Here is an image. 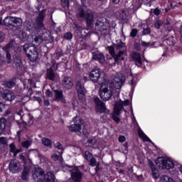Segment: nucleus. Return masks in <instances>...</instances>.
Segmentation results:
<instances>
[{"label": "nucleus", "mask_w": 182, "mask_h": 182, "mask_svg": "<svg viewBox=\"0 0 182 182\" xmlns=\"http://www.w3.org/2000/svg\"><path fill=\"white\" fill-rule=\"evenodd\" d=\"M37 4H38L36 6V8L37 11H40L42 8V3L41 1H38Z\"/></svg>", "instance_id": "4d7b16f0"}, {"label": "nucleus", "mask_w": 182, "mask_h": 182, "mask_svg": "<svg viewBox=\"0 0 182 182\" xmlns=\"http://www.w3.org/2000/svg\"><path fill=\"white\" fill-rule=\"evenodd\" d=\"M32 153H36L39 154V152L36 149H33L29 151L27 154H23L20 156V159L23 161L24 169L22 172L21 178L22 180H28V177H29V171H31V164H32V161L29 159V154H32Z\"/></svg>", "instance_id": "20e7f679"}, {"label": "nucleus", "mask_w": 182, "mask_h": 182, "mask_svg": "<svg viewBox=\"0 0 182 182\" xmlns=\"http://www.w3.org/2000/svg\"><path fill=\"white\" fill-rule=\"evenodd\" d=\"M92 59H94V60H98L100 63H105V55L100 53H94Z\"/></svg>", "instance_id": "bb28decb"}, {"label": "nucleus", "mask_w": 182, "mask_h": 182, "mask_svg": "<svg viewBox=\"0 0 182 182\" xmlns=\"http://www.w3.org/2000/svg\"><path fill=\"white\" fill-rule=\"evenodd\" d=\"M62 153H60V155H58L57 154H53L51 156V159L54 160V161H60V163H63V158H62Z\"/></svg>", "instance_id": "2f4dec72"}, {"label": "nucleus", "mask_w": 182, "mask_h": 182, "mask_svg": "<svg viewBox=\"0 0 182 182\" xmlns=\"http://www.w3.org/2000/svg\"><path fill=\"white\" fill-rule=\"evenodd\" d=\"M131 113L133 116V119H132L133 123H134L135 126H136V127H138L139 137H140V139H141V140H143V141H149V143H151V140H150L146 136V134H144L143 130H141V128H140V127H139V124L137 123V120H136V117H134V114L133 113V108H132V109H131Z\"/></svg>", "instance_id": "ddd939ff"}, {"label": "nucleus", "mask_w": 182, "mask_h": 182, "mask_svg": "<svg viewBox=\"0 0 182 182\" xmlns=\"http://www.w3.org/2000/svg\"><path fill=\"white\" fill-rule=\"evenodd\" d=\"M89 77L93 83H107V80H106L105 72L102 71L100 68H95L92 69L90 73Z\"/></svg>", "instance_id": "0eeeda50"}, {"label": "nucleus", "mask_w": 182, "mask_h": 182, "mask_svg": "<svg viewBox=\"0 0 182 182\" xmlns=\"http://www.w3.org/2000/svg\"><path fill=\"white\" fill-rule=\"evenodd\" d=\"M136 35H137V29H136V28L132 29L131 31V36L132 38H135Z\"/></svg>", "instance_id": "6e6d98bb"}, {"label": "nucleus", "mask_w": 182, "mask_h": 182, "mask_svg": "<svg viewBox=\"0 0 182 182\" xmlns=\"http://www.w3.org/2000/svg\"><path fill=\"white\" fill-rule=\"evenodd\" d=\"M88 161H90V166L91 167H96V166H97V164H99V163L96 160V158H95V157H92V159L90 160H89Z\"/></svg>", "instance_id": "79ce46f5"}, {"label": "nucleus", "mask_w": 182, "mask_h": 182, "mask_svg": "<svg viewBox=\"0 0 182 182\" xmlns=\"http://www.w3.org/2000/svg\"><path fill=\"white\" fill-rule=\"evenodd\" d=\"M2 97L4 100H7L8 102H12V100H15V98L16 97L15 96V94L14 92L8 90H6L4 91V93L2 94Z\"/></svg>", "instance_id": "412c9836"}, {"label": "nucleus", "mask_w": 182, "mask_h": 182, "mask_svg": "<svg viewBox=\"0 0 182 182\" xmlns=\"http://www.w3.org/2000/svg\"><path fill=\"white\" fill-rule=\"evenodd\" d=\"M41 163H45L48 159L43 155L38 154Z\"/></svg>", "instance_id": "3c124183"}, {"label": "nucleus", "mask_w": 182, "mask_h": 182, "mask_svg": "<svg viewBox=\"0 0 182 182\" xmlns=\"http://www.w3.org/2000/svg\"><path fill=\"white\" fill-rule=\"evenodd\" d=\"M55 100L57 102H61V103H66V100L63 97V92L62 90H55Z\"/></svg>", "instance_id": "5701e85b"}, {"label": "nucleus", "mask_w": 182, "mask_h": 182, "mask_svg": "<svg viewBox=\"0 0 182 182\" xmlns=\"http://www.w3.org/2000/svg\"><path fill=\"white\" fill-rule=\"evenodd\" d=\"M82 7H80L77 11V17L80 19H85L88 28L92 27L95 16L93 11L86 7V0H80Z\"/></svg>", "instance_id": "f03ea898"}, {"label": "nucleus", "mask_w": 182, "mask_h": 182, "mask_svg": "<svg viewBox=\"0 0 182 182\" xmlns=\"http://www.w3.org/2000/svg\"><path fill=\"white\" fill-rule=\"evenodd\" d=\"M62 85L65 89L73 87V79L70 77H64L62 80Z\"/></svg>", "instance_id": "aec40b11"}, {"label": "nucleus", "mask_w": 182, "mask_h": 182, "mask_svg": "<svg viewBox=\"0 0 182 182\" xmlns=\"http://www.w3.org/2000/svg\"><path fill=\"white\" fill-rule=\"evenodd\" d=\"M33 82V81L32 80V79L25 80L24 82H23L24 89H26L27 87H28V85L27 83H29L30 85H32Z\"/></svg>", "instance_id": "09e8293b"}, {"label": "nucleus", "mask_w": 182, "mask_h": 182, "mask_svg": "<svg viewBox=\"0 0 182 182\" xmlns=\"http://www.w3.org/2000/svg\"><path fill=\"white\" fill-rule=\"evenodd\" d=\"M6 127V119L0 118V136L5 133V129Z\"/></svg>", "instance_id": "c85d7f7f"}, {"label": "nucleus", "mask_w": 182, "mask_h": 182, "mask_svg": "<svg viewBox=\"0 0 182 182\" xmlns=\"http://www.w3.org/2000/svg\"><path fill=\"white\" fill-rule=\"evenodd\" d=\"M61 5L64 8L65 11L68 12L69 11V0H60Z\"/></svg>", "instance_id": "58836bf2"}, {"label": "nucleus", "mask_w": 182, "mask_h": 182, "mask_svg": "<svg viewBox=\"0 0 182 182\" xmlns=\"http://www.w3.org/2000/svg\"><path fill=\"white\" fill-rule=\"evenodd\" d=\"M84 157H85V160L89 161V160H90L92 159V157H93V155H92V153H90V151H86L85 152Z\"/></svg>", "instance_id": "37998d69"}, {"label": "nucleus", "mask_w": 182, "mask_h": 182, "mask_svg": "<svg viewBox=\"0 0 182 182\" xmlns=\"http://www.w3.org/2000/svg\"><path fill=\"white\" fill-rule=\"evenodd\" d=\"M149 164L151 168L152 171V176L155 180H157L160 177V173H159V170L156 168V166L154 165V163H153L151 161H149Z\"/></svg>", "instance_id": "b1692460"}, {"label": "nucleus", "mask_w": 182, "mask_h": 182, "mask_svg": "<svg viewBox=\"0 0 182 182\" xmlns=\"http://www.w3.org/2000/svg\"><path fill=\"white\" fill-rule=\"evenodd\" d=\"M108 28L109 23H107V20H106V18H100L95 23V31L101 32L100 33L102 35H107L109 33V31L107 30Z\"/></svg>", "instance_id": "9b49d317"}, {"label": "nucleus", "mask_w": 182, "mask_h": 182, "mask_svg": "<svg viewBox=\"0 0 182 182\" xmlns=\"http://www.w3.org/2000/svg\"><path fill=\"white\" fill-rule=\"evenodd\" d=\"M0 143H1V144H6V138L5 137H0Z\"/></svg>", "instance_id": "e2e57ef3"}, {"label": "nucleus", "mask_w": 182, "mask_h": 182, "mask_svg": "<svg viewBox=\"0 0 182 182\" xmlns=\"http://www.w3.org/2000/svg\"><path fill=\"white\" fill-rule=\"evenodd\" d=\"M58 75L53 72L52 68L47 69L46 77L50 80H56L58 79Z\"/></svg>", "instance_id": "393cba45"}, {"label": "nucleus", "mask_w": 182, "mask_h": 182, "mask_svg": "<svg viewBox=\"0 0 182 182\" xmlns=\"http://www.w3.org/2000/svg\"><path fill=\"white\" fill-rule=\"evenodd\" d=\"M23 50L31 62H36L38 60V55L36 46L26 43L23 46Z\"/></svg>", "instance_id": "1a4fd4ad"}, {"label": "nucleus", "mask_w": 182, "mask_h": 182, "mask_svg": "<svg viewBox=\"0 0 182 182\" xmlns=\"http://www.w3.org/2000/svg\"><path fill=\"white\" fill-rule=\"evenodd\" d=\"M168 25H170V22L168 20H166L164 23H162L161 21L158 20L155 22L154 28L156 29H160V26H164V28H168Z\"/></svg>", "instance_id": "cd10ccee"}, {"label": "nucleus", "mask_w": 182, "mask_h": 182, "mask_svg": "<svg viewBox=\"0 0 182 182\" xmlns=\"http://www.w3.org/2000/svg\"><path fill=\"white\" fill-rule=\"evenodd\" d=\"M42 143L44 146H46L47 147H50L52 146V141L48 138H43L42 139Z\"/></svg>", "instance_id": "a19ab883"}, {"label": "nucleus", "mask_w": 182, "mask_h": 182, "mask_svg": "<svg viewBox=\"0 0 182 182\" xmlns=\"http://www.w3.org/2000/svg\"><path fill=\"white\" fill-rule=\"evenodd\" d=\"M72 105H73V109H74L75 110H76V107H77V105H78L77 100H74V101L73 102Z\"/></svg>", "instance_id": "0e129e2a"}, {"label": "nucleus", "mask_w": 182, "mask_h": 182, "mask_svg": "<svg viewBox=\"0 0 182 182\" xmlns=\"http://www.w3.org/2000/svg\"><path fill=\"white\" fill-rule=\"evenodd\" d=\"M129 85L132 86V90L134 89L136 87V82H134V79H132L129 82Z\"/></svg>", "instance_id": "5fc2aeb1"}, {"label": "nucleus", "mask_w": 182, "mask_h": 182, "mask_svg": "<svg viewBox=\"0 0 182 182\" xmlns=\"http://www.w3.org/2000/svg\"><path fill=\"white\" fill-rule=\"evenodd\" d=\"M118 140L119 143H124L126 141V136L121 135L119 136Z\"/></svg>", "instance_id": "603ef678"}, {"label": "nucleus", "mask_w": 182, "mask_h": 182, "mask_svg": "<svg viewBox=\"0 0 182 182\" xmlns=\"http://www.w3.org/2000/svg\"><path fill=\"white\" fill-rule=\"evenodd\" d=\"M28 94L27 95H25L23 98H21V101L24 100L23 103H26V102L29 101V99H30L29 96H32V93H33L32 89L28 88Z\"/></svg>", "instance_id": "ea45409f"}, {"label": "nucleus", "mask_w": 182, "mask_h": 182, "mask_svg": "<svg viewBox=\"0 0 182 182\" xmlns=\"http://www.w3.org/2000/svg\"><path fill=\"white\" fill-rule=\"evenodd\" d=\"M4 109H5V104L0 102V113L4 112Z\"/></svg>", "instance_id": "69168bd1"}, {"label": "nucleus", "mask_w": 182, "mask_h": 182, "mask_svg": "<svg viewBox=\"0 0 182 182\" xmlns=\"http://www.w3.org/2000/svg\"><path fill=\"white\" fill-rule=\"evenodd\" d=\"M46 96H48V97H52V96H53V94L52 93V91H50V90H46Z\"/></svg>", "instance_id": "13d9d810"}, {"label": "nucleus", "mask_w": 182, "mask_h": 182, "mask_svg": "<svg viewBox=\"0 0 182 182\" xmlns=\"http://www.w3.org/2000/svg\"><path fill=\"white\" fill-rule=\"evenodd\" d=\"M65 39H67V41H70L72 38H73V34L70 32H68L65 34H64Z\"/></svg>", "instance_id": "8fccbe9b"}, {"label": "nucleus", "mask_w": 182, "mask_h": 182, "mask_svg": "<svg viewBox=\"0 0 182 182\" xmlns=\"http://www.w3.org/2000/svg\"><path fill=\"white\" fill-rule=\"evenodd\" d=\"M4 39H5V34L0 31V43L4 42Z\"/></svg>", "instance_id": "052dcab7"}, {"label": "nucleus", "mask_w": 182, "mask_h": 182, "mask_svg": "<svg viewBox=\"0 0 182 182\" xmlns=\"http://www.w3.org/2000/svg\"><path fill=\"white\" fill-rule=\"evenodd\" d=\"M9 167L11 173L13 174H16V173H19V171L22 170V166H21V164L16 160L11 161Z\"/></svg>", "instance_id": "f3484780"}, {"label": "nucleus", "mask_w": 182, "mask_h": 182, "mask_svg": "<svg viewBox=\"0 0 182 182\" xmlns=\"http://www.w3.org/2000/svg\"><path fill=\"white\" fill-rule=\"evenodd\" d=\"M23 112L19 111L18 112L16 113L14 115L15 119H20V120H22L23 119Z\"/></svg>", "instance_id": "a18cd8bd"}, {"label": "nucleus", "mask_w": 182, "mask_h": 182, "mask_svg": "<svg viewBox=\"0 0 182 182\" xmlns=\"http://www.w3.org/2000/svg\"><path fill=\"white\" fill-rule=\"evenodd\" d=\"M43 41L48 42V43H53L54 38L50 34V31L49 30H44L43 33L41 36H36L34 37V41L36 43H42Z\"/></svg>", "instance_id": "f8f14e48"}, {"label": "nucleus", "mask_w": 182, "mask_h": 182, "mask_svg": "<svg viewBox=\"0 0 182 182\" xmlns=\"http://www.w3.org/2000/svg\"><path fill=\"white\" fill-rule=\"evenodd\" d=\"M17 46L18 45H16V43H15L14 41H11L7 46L3 48L5 52H6L7 63H11V57L9 52H11V50H15Z\"/></svg>", "instance_id": "4468645a"}, {"label": "nucleus", "mask_w": 182, "mask_h": 182, "mask_svg": "<svg viewBox=\"0 0 182 182\" xmlns=\"http://www.w3.org/2000/svg\"><path fill=\"white\" fill-rule=\"evenodd\" d=\"M126 82V77L122 73H116L112 77V80L109 84V81L107 82H100V97L104 102H107L110 100L113 96L114 89L119 90L122 89L123 85Z\"/></svg>", "instance_id": "f257e3e1"}, {"label": "nucleus", "mask_w": 182, "mask_h": 182, "mask_svg": "<svg viewBox=\"0 0 182 182\" xmlns=\"http://www.w3.org/2000/svg\"><path fill=\"white\" fill-rule=\"evenodd\" d=\"M74 124L69 126L68 129L70 132H74L75 133H79L80 136H87V129L85 127V123L83 122L82 117L77 116L73 119Z\"/></svg>", "instance_id": "39448f33"}, {"label": "nucleus", "mask_w": 182, "mask_h": 182, "mask_svg": "<svg viewBox=\"0 0 182 182\" xmlns=\"http://www.w3.org/2000/svg\"><path fill=\"white\" fill-rule=\"evenodd\" d=\"M51 26H50V29H52L53 31H55L56 29V23L53 22V19L52 18V16H51Z\"/></svg>", "instance_id": "864d4df0"}, {"label": "nucleus", "mask_w": 182, "mask_h": 182, "mask_svg": "<svg viewBox=\"0 0 182 182\" xmlns=\"http://www.w3.org/2000/svg\"><path fill=\"white\" fill-rule=\"evenodd\" d=\"M17 36H18L19 39L21 40L22 42H26L27 41L31 42V38H32V39H35L33 36H29L25 31H19Z\"/></svg>", "instance_id": "4be33fe9"}, {"label": "nucleus", "mask_w": 182, "mask_h": 182, "mask_svg": "<svg viewBox=\"0 0 182 182\" xmlns=\"http://www.w3.org/2000/svg\"><path fill=\"white\" fill-rule=\"evenodd\" d=\"M55 147L56 149H58V150H63V146L59 142L55 144Z\"/></svg>", "instance_id": "bf43d9fd"}, {"label": "nucleus", "mask_w": 182, "mask_h": 182, "mask_svg": "<svg viewBox=\"0 0 182 182\" xmlns=\"http://www.w3.org/2000/svg\"><path fill=\"white\" fill-rule=\"evenodd\" d=\"M113 59L115 63H119L122 60L124 61L127 59V52L126 50H121L114 55Z\"/></svg>", "instance_id": "6ab92c4d"}, {"label": "nucleus", "mask_w": 182, "mask_h": 182, "mask_svg": "<svg viewBox=\"0 0 182 182\" xmlns=\"http://www.w3.org/2000/svg\"><path fill=\"white\" fill-rule=\"evenodd\" d=\"M13 23H14V25H17V26H21V25H22V23L23 22L22 21V18H19V17H13Z\"/></svg>", "instance_id": "4c0bfd02"}, {"label": "nucleus", "mask_w": 182, "mask_h": 182, "mask_svg": "<svg viewBox=\"0 0 182 182\" xmlns=\"http://www.w3.org/2000/svg\"><path fill=\"white\" fill-rule=\"evenodd\" d=\"M13 66H16L17 69H21L22 68V61L19 58L14 59L13 63Z\"/></svg>", "instance_id": "e433bc0d"}, {"label": "nucleus", "mask_w": 182, "mask_h": 182, "mask_svg": "<svg viewBox=\"0 0 182 182\" xmlns=\"http://www.w3.org/2000/svg\"><path fill=\"white\" fill-rule=\"evenodd\" d=\"M130 105V100H126L124 102L119 100L114 104V112L112 114V119L116 123H120V118H119V114H120V111L123 109V106H129Z\"/></svg>", "instance_id": "6e6552de"}, {"label": "nucleus", "mask_w": 182, "mask_h": 182, "mask_svg": "<svg viewBox=\"0 0 182 182\" xmlns=\"http://www.w3.org/2000/svg\"><path fill=\"white\" fill-rule=\"evenodd\" d=\"M76 90L78 93V97L80 100H85V93H86V90L85 89V85L80 81L77 82Z\"/></svg>", "instance_id": "a211bd4d"}, {"label": "nucleus", "mask_w": 182, "mask_h": 182, "mask_svg": "<svg viewBox=\"0 0 182 182\" xmlns=\"http://www.w3.org/2000/svg\"><path fill=\"white\" fill-rule=\"evenodd\" d=\"M24 119V123H27L28 124H33V117L30 114L25 115Z\"/></svg>", "instance_id": "72a5a7b5"}, {"label": "nucleus", "mask_w": 182, "mask_h": 182, "mask_svg": "<svg viewBox=\"0 0 182 182\" xmlns=\"http://www.w3.org/2000/svg\"><path fill=\"white\" fill-rule=\"evenodd\" d=\"M154 15H156V16H158V15H160V14H161V11H160V9L156 8L154 10Z\"/></svg>", "instance_id": "680f3d73"}, {"label": "nucleus", "mask_w": 182, "mask_h": 182, "mask_svg": "<svg viewBox=\"0 0 182 182\" xmlns=\"http://www.w3.org/2000/svg\"><path fill=\"white\" fill-rule=\"evenodd\" d=\"M33 177L36 182H55V175L52 172H48L45 176L43 169L35 168L33 171Z\"/></svg>", "instance_id": "7ed1b4c3"}, {"label": "nucleus", "mask_w": 182, "mask_h": 182, "mask_svg": "<svg viewBox=\"0 0 182 182\" xmlns=\"http://www.w3.org/2000/svg\"><path fill=\"white\" fill-rule=\"evenodd\" d=\"M144 35H149V33H150V28H144Z\"/></svg>", "instance_id": "338daca9"}, {"label": "nucleus", "mask_w": 182, "mask_h": 182, "mask_svg": "<svg viewBox=\"0 0 182 182\" xmlns=\"http://www.w3.org/2000/svg\"><path fill=\"white\" fill-rule=\"evenodd\" d=\"M166 43H167V45H168L169 46H173V45L176 43V38H174L173 36L168 37L166 40Z\"/></svg>", "instance_id": "c9c22d12"}, {"label": "nucleus", "mask_w": 182, "mask_h": 182, "mask_svg": "<svg viewBox=\"0 0 182 182\" xmlns=\"http://www.w3.org/2000/svg\"><path fill=\"white\" fill-rule=\"evenodd\" d=\"M21 151H22V150L16 149L15 144H10V153H13L14 157H16V154H18V153H21Z\"/></svg>", "instance_id": "7c9ffc66"}, {"label": "nucleus", "mask_w": 182, "mask_h": 182, "mask_svg": "<svg viewBox=\"0 0 182 182\" xmlns=\"http://www.w3.org/2000/svg\"><path fill=\"white\" fill-rule=\"evenodd\" d=\"M34 100H36V102H38V103H42V99L39 97H33Z\"/></svg>", "instance_id": "774afa93"}, {"label": "nucleus", "mask_w": 182, "mask_h": 182, "mask_svg": "<svg viewBox=\"0 0 182 182\" xmlns=\"http://www.w3.org/2000/svg\"><path fill=\"white\" fill-rule=\"evenodd\" d=\"M31 144H32V141L31 140L25 141L21 144L22 146L24 147L25 149H28Z\"/></svg>", "instance_id": "c03bdc74"}, {"label": "nucleus", "mask_w": 182, "mask_h": 182, "mask_svg": "<svg viewBox=\"0 0 182 182\" xmlns=\"http://www.w3.org/2000/svg\"><path fill=\"white\" fill-rule=\"evenodd\" d=\"M156 164L162 170L174 168V160L168 157H159L156 160Z\"/></svg>", "instance_id": "9d476101"}, {"label": "nucleus", "mask_w": 182, "mask_h": 182, "mask_svg": "<svg viewBox=\"0 0 182 182\" xmlns=\"http://www.w3.org/2000/svg\"><path fill=\"white\" fill-rule=\"evenodd\" d=\"M15 78H13L10 81H7L5 82L6 87H9V89H11V87H14L15 85H16V81H15Z\"/></svg>", "instance_id": "f704fd0d"}, {"label": "nucleus", "mask_w": 182, "mask_h": 182, "mask_svg": "<svg viewBox=\"0 0 182 182\" xmlns=\"http://www.w3.org/2000/svg\"><path fill=\"white\" fill-rule=\"evenodd\" d=\"M132 58L134 59V60H135L136 65L137 66L142 65L143 62L141 61V58L139 53H132Z\"/></svg>", "instance_id": "a878e982"}, {"label": "nucleus", "mask_w": 182, "mask_h": 182, "mask_svg": "<svg viewBox=\"0 0 182 182\" xmlns=\"http://www.w3.org/2000/svg\"><path fill=\"white\" fill-rule=\"evenodd\" d=\"M4 25L6 26H12L13 25V17L7 16L4 20Z\"/></svg>", "instance_id": "473e14b6"}, {"label": "nucleus", "mask_w": 182, "mask_h": 182, "mask_svg": "<svg viewBox=\"0 0 182 182\" xmlns=\"http://www.w3.org/2000/svg\"><path fill=\"white\" fill-rule=\"evenodd\" d=\"M94 102L96 105V110L98 113H109V109H106V105L99 97H95Z\"/></svg>", "instance_id": "2eb2a0df"}, {"label": "nucleus", "mask_w": 182, "mask_h": 182, "mask_svg": "<svg viewBox=\"0 0 182 182\" xmlns=\"http://www.w3.org/2000/svg\"><path fill=\"white\" fill-rule=\"evenodd\" d=\"M88 144L90 147H94V149H99V146H97V139L96 138H92L89 139Z\"/></svg>", "instance_id": "c756f323"}, {"label": "nucleus", "mask_w": 182, "mask_h": 182, "mask_svg": "<svg viewBox=\"0 0 182 182\" xmlns=\"http://www.w3.org/2000/svg\"><path fill=\"white\" fill-rule=\"evenodd\" d=\"M46 9L40 11L38 16L36 18V24L32 23L31 21H26L23 23V28L26 31H31V29H33V28H38L39 29H42L43 28V19H45Z\"/></svg>", "instance_id": "423d86ee"}, {"label": "nucleus", "mask_w": 182, "mask_h": 182, "mask_svg": "<svg viewBox=\"0 0 182 182\" xmlns=\"http://www.w3.org/2000/svg\"><path fill=\"white\" fill-rule=\"evenodd\" d=\"M71 172V178L74 182H80L82 181V176L83 173L80 172L79 168L76 166L73 167L70 170Z\"/></svg>", "instance_id": "dca6fc26"}, {"label": "nucleus", "mask_w": 182, "mask_h": 182, "mask_svg": "<svg viewBox=\"0 0 182 182\" xmlns=\"http://www.w3.org/2000/svg\"><path fill=\"white\" fill-rule=\"evenodd\" d=\"M153 45L154 44L150 43V42L146 43V42L143 41L141 43V46H143V48H153Z\"/></svg>", "instance_id": "de8ad7c7"}, {"label": "nucleus", "mask_w": 182, "mask_h": 182, "mask_svg": "<svg viewBox=\"0 0 182 182\" xmlns=\"http://www.w3.org/2000/svg\"><path fill=\"white\" fill-rule=\"evenodd\" d=\"M107 49L109 53L110 54V55L112 56V58H114V56L116 55L114 53V47H113V46H108L107 48Z\"/></svg>", "instance_id": "49530a36"}]
</instances>
